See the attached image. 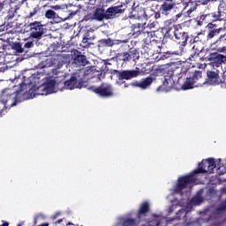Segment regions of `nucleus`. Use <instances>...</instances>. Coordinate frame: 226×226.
<instances>
[{
	"label": "nucleus",
	"mask_w": 226,
	"mask_h": 226,
	"mask_svg": "<svg viewBox=\"0 0 226 226\" xmlns=\"http://www.w3.org/2000/svg\"><path fill=\"white\" fill-rule=\"evenodd\" d=\"M89 89L102 98L114 96V89L112 88V86L107 83H103L101 87H90Z\"/></svg>",
	"instance_id": "39448f33"
},
{
	"label": "nucleus",
	"mask_w": 226,
	"mask_h": 226,
	"mask_svg": "<svg viewBox=\"0 0 226 226\" xmlns=\"http://www.w3.org/2000/svg\"><path fill=\"white\" fill-rule=\"evenodd\" d=\"M142 13H146V12L143 11Z\"/></svg>",
	"instance_id": "37998d69"
},
{
	"label": "nucleus",
	"mask_w": 226,
	"mask_h": 226,
	"mask_svg": "<svg viewBox=\"0 0 226 226\" xmlns=\"http://www.w3.org/2000/svg\"><path fill=\"white\" fill-rule=\"evenodd\" d=\"M202 79V73L200 72H195L192 78H188L184 84L182 85V89L184 91H188V89H193V87H198L199 86L195 85L197 80Z\"/></svg>",
	"instance_id": "0eeeda50"
},
{
	"label": "nucleus",
	"mask_w": 226,
	"mask_h": 226,
	"mask_svg": "<svg viewBox=\"0 0 226 226\" xmlns=\"http://www.w3.org/2000/svg\"><path fill=\"white\" fill-rule=\"evenodd\" d=\"M181 15H182V14H177V19L181 18Z\"/></svg>",
	"instance_id": "e433bc0d"
},
{
	"label": "nucleus",
	"mask_w": 226,
	"mask_h": 226,
	"mask_svg": "<svg viewBox=\"0 0 226 226\" xmlns=\"http://www.w3.org/2000/svg\"><path fill=\"white\" fill-rule=\"evenodd\" d=\"M124 4L117 5L111 8H109L104 13V18L107 19H114L117 13H123L124 11Z\"/></svg>",
	"instance_id": "1a4fd4ad"
},
{
	"label": "nucleus",
	"mask_w": 226,
	"mask_h": 226,
	"mask_svg": "<svg viewBox=\"0 0 226 226\" xmlns=\"http://www.w3.org/2000/svg\"><path fill=\"white\" fill-rule=\"evenodd\" d=\"M8 4H10V2L8 1L0 4V10H3V8H8Z\"/></svg>",
	"instance_id": "bb28decb"
},
{
	"label": "nucleus",
	"mask_w": 226,
	"mask_h": 226,
	"mask_svg": "<svg viewBox=\"0 0 226 226\" xmlns=\"http://www.w3.org/2000/svg\"><path fill=\"white\" fill-rule=\"evenodd\" d=\"M158 17H160V14H156L155 15V18L158 19Z\"/></svg>",
	"instance_id": "4c0bfd02"
},
{
	"label": "nucleus",
	"mask_w": 226,
	"mask_h": 226,
	"mask_svg": "<svg viewBox=\"0 0 226 226\" xmlns=\"http://www.w3.org/2000/svg\"><path fill=\"white\" fill-rule=\"evenodd\" d=\"M38 11H40V7H34L31 11H30V17H34L38 14Z\"/></svg>",
	"instance_id": "5701e85b"
},
{
	"label": "nucleus",
	"mask_w": 226,
	"mask_h": 226,
	"mask_svg": "<svg viewBox=\"0 0 226 226\" xmlns=\"http://www.w3.org/2000/svg\"><path fill=\"white\" fill-rule=\"evenodd\" d=\"M222 38L223 35H221L220 40H218L215 44L211 45L212 50H216L217 52L226 54V39L223 41Z\"/></svg>",
	"instance_id": "9d476101"
},
{
	"label": "nucleus",
	"mask_w": 226,
	"mask_h": 226,
	"mask_svg": "<svg viewBox=\"0 0 226 226\" xmlns=\"http://www.w3.org/2000/svg\"><path fill=\"white\" fill-rule=\"evenodd\" d=\"M1 116H3V111L2 110H0V117H1Z\"/></svg>",
	"instance_id": "58836bf2"
},
{
	"label": "nucleus",
	"mask_w": 226,
	"mask_h": 226,
	"mask_svg": "<svg viewBox=\"0 0 226 226\" xmlns=\"http://www.w3.org/2000/svg\"><path fill=\"white\" fill-rule=\"evenodd\" d=\"M119 59L121 61H132V58H131V55H130V52L129 53H123L122 55H120L119 56Z\"/></svg>",
	"instance_id": "aec40b11"
},
{
	"label": "nucleus",
	"mask_w": 226,
	"mask_h": 226,
	"mask_svg": "<svg viewBox=\"0 0 226 226\" xmlns=\"http://www.w3.org/2000/svg\"><path fill=\"white\" fill-rule=\"evenodd\" d=\"M19 52H22V50H20Z\"/></svg>",
	"instance_id": "49530a36"
},
{
	"label": "nucleus",
	"mask_w": 226,
	"mask_h": 226,
	"mask_svg": "<svg viewBox=\"0 0 226 226\" xmlns=\"http://www.w3.org/2000/svg\"><path fill=\"white\" fill-rule=\"evenodd\" d=\"M30 31L32 38L41 40V36L45 33V26L41 23L35 21L30 24Z\"/></svg>",
	"instance_id": "423d86ee"
},
{
	"label": "nucleus",
	"mask_w": 226,
	"mask_h": 226,
	"mask_svg": "<svg viewBox=\"0 0 226 226\" xmlns=\"http://www.w3.org/2000/svg\"><path fill=\"white\" fill-rule=\"evenodd\" d=\"M174 86H176V76H166L162 86L160 87L157 91H165L166 93H169V91H170Z\"/></svg>",
	"instance_id": "6e6552de"
},
{
	"label": "nucleus",
	"mask_w": 226,
	"mask_h": 226,
	"mask_svg": "<svg viewBox=\"0 0 226 226\" xmlns=\"http://www.w3.org/2000/svg\"><path fill=\"white\" fill-rule=\"evenodd\" d=\"M57 61H58V64H57ZM53 64H54L55 66H56V64L57 69L60 70V68L63 66V61H61V58L58 57L57 60L53 63Z\"/></svg>",
	"instance_id": "393cba45"
},
{
	"label": "nucleus",
	"mask_w": 226,
	"mask_h": 226,
	"mask_svg": "<svg viewBox=\"0 0 226 226\" xmlns=\"http://www.w3.org/2000/svg\"><path fill=\"white\" fill-rule=\"evenodd\" d=\"M192 11H193V10H188L187 11L188 15H190V13H192Z\"/></svg>",
	"instance_id": "473e14b6"
},
{
	"label": "nucleus",
	"mask_w": 226,
	"mask_h": 226,
	"mask_svg": "<svg viewBox=\"0 0 226 226\" xmlns=\"http://www.w3.org/2000/svg\"><path fill=\"white\" fill-rule=\"evenodd\" d=\"M73 63L76 66H86V64H87V59H86V56L83 55H78L77 57L74 58Z\"/></svg>",
	"instance_id": "dca6fc26"
},
{
	"label": "nucleus",
	"mask_w": 226,
	"mask_h": 226,
	"mask_svg": "<svg viewBox=\"0 0 226 226\" xmlns=\"http://www.w3.org/2000/svg\"><path fill=\"white\" fill-rule=\"evenodd\" d=\"M151 84H153V78L148 77L139 82H137L134 86H136V87H140V89H147Z\"/></svg>",
	"instance_id": "ddd939ff"
},
{
	"label": "nucleus",
	"mask_w": 226,
	"mask_h": 226,
	"mask_svg": "<svg viewBox=\"0 0 226 226\" xmlns=\"http://www.w3.org/2000/svg\"><path fill=\"white\" fill-rule=\"evenodd\" d=\"M206 17H211V14L201 15L200 20H206Z\"/></svg>",
	"instance_id": "c756f323"
},
{
	"label": "nucleus",
	"mask_w": 226,
	"mask_h": 226,
	"mask_svg": "<svg viewBox=\"0 0 226 226\" xmlns=\"http://www.w3.org/2000/svg\"><path fill=\"white\" fill-rule=\"evenodd\" d=\"M40 78L41 74H36ZM84 71L80 70L79 72L72 74L64 82L59 80V78L55 79H46L40 81L39 79V87H37V94L41 96H47V94H54L57 91H64L67 89L69 91H73V89H81L84 79Z\"/></svg>",
	"instance_id": "7ed1b4c3"
},
{
	"label": "nucleus",
	"mask_w": 226,
	"mask_h": 226,
	"mask_svg": "<svg viewBox=\"0 0 226 226\" xmlns=\"http://www.w3.org/2000/svg\"><path fill=\"white\" fill-rule=\"evenodd\" d=\"M63 222H64L65 225H72L71 222H66V220H64V219H61L58 222H56L55 223H56V225H57V224L63 223Z\"/></svg>",
	"instance_id": "cd10ccee"
},
{
	"label": "nucleus",
	"mask_w": 226,
	"mask_h": 226,
	"mask_svg": "<svg viewBox=\"0 0 226 226\" xmlns=\"http://www.w3.org/2000/svg\"><path fill=\"white\" fill-rule=\"evenodd\" d=\"M46 19H49L50 20H54L55 22H61L63 19H61L56 11L52 10H48L45 13Z\"/></svg>",
	"instance_id": "2eb2a0df"
},
{
	"label": "nucleus",
	"mask_w": 226,
	"mask_h": 226,
	"mask_svg": "<svg viewBox=\"0 0 226 226\" xmlns=\"http://www.w3.org/2000/svg\"><path fill=\"white\" fill-rule=\"evenodd\" d=\"M13 87L4 88L0 93V103L4 109H11L20 102L31 100L38 94V84L40 77L29 72L20 74L18 78L11 79Z\"/></svg>",
	"instance_id": "f03ea898"
},
{
	"label": "nucleus",
	"mask_w": 226,
	"mask_h": 226,
	"mask_svg": "<svg viewBox=\"0 0 226 226\" xmlns=\"http://www.w3.org/2000/svg\"><path fill=\"white\" fill-rule=\"evenodd\" d=\"M18 226H21L20 224H18Z\"/></svg>",
	"instance_id": "c03bdc74"
},
{
	"label": "nucleus",
	"mask_w": 226,
	"mask_h": 226,
	"mask_svg": "<svg viewBox=\"0 0 226 226\" xmlns=\"http://www.w3.org/2000/svg\"><path fill=\"white\" fill-rule=\"evenodd\" d=\"M175 4L172 2H164L162 4L161 10L162 13H167L168 11H170L174 9Z\"/></svg>",
	"instance_id": "f3484780"
},
{
	"label": "nucleus",
	"mask_w": 226,
	"mask_h": 226,
	"mask_svg": "<svg viewBox=\"0 0 226 226\" xmlns=\"http://www.w3.org/2000/svg\"><path fill=\"white\" fill-rule=\"evenodd\" d=\"M52 9H53V10H61V5H55V6H52Z\"/></svg>",
	"instance_id": "7c9ffc66"
},
{
	"label": "nucleus",
	"mask_w": 226,
	"mask_h": 226,
	"mask_svg": "<svg viewBox=\"0 0 226 226\" xmlns=\"http://www.w3.org/2000/svg\"><path fill=\"white\" fill-rule=\"evenodd\" d=\"M210 17H212L214 19V20H218L220 19V17H222V14L220 11L214 12V13L210 14Z\"/></svg>",
	"instance_id": "b1692460"
},
{
	"label": "nucleus",
	"mask_w": 226,
	"mask_h": 226,
	"mask_svg": "<svg viewBox=\"0 0 226 226\" xmlns=\"http://www.w3.org/2000/svg\"><path fill=\"white\" fill-rule=\"evenodd\" d=\"M222 159H215L209 157L203 159L198 165V169L194 170L192 172L181 176L177 178L176 184L173 185L171 192L175 195V199H170L172 194L168 196L170 202L172 203L171 207L169 209V213H174L177 215V219L181 220V218H185L186 214L190 213L193 208V206H200L204 202V199L199 192L194 196L192 200L187 201L185 206V197L190 195V192L193 187V185H198L197 177L199 174H213V170L219 167V170H222Z\"/></svg>",
	"instance_id": "f257e3e1"
},
{
	"label": "nucleus",
	"mask_w": 226,
	"mask_h": 226,
	"mask_svg": "<svg viewBox=\"0 0 226 226\" xmlns=\"http://www.w3.org/2000/svg\"><path fill=\"white\" fill-rule=\"evenodd\" d=\"M106 1H107V3H112L115 0H106Z\"/></svg>",
	"instance_id": "c9c22d12"
},
{
	"label": "nucleus",
	"mask_w": 226,
	"mask_h": 226,
	"mask_svg": "<svg viewBox=\"0 0 226 226\" xmlns=\"http://www.w3.org/2000/svg\"><path fill=\"white\" fill-rule=\"evenodd\" d=\"M60 77H64V79H66V77H68V75L64 74V75H62V76H60Z\"/></svg>",
	"instance_id": "f704fd0d"
},
{
	"label": "nucleus",
	"mask_w": 226,
	"mask_h": 226,
	"mask_svg": "<svg viewBox=\"0 0 226 226\" xmlns=\"http://www.w3.org/2000/svg\"><path fill=\"white\" fill-rule=\"evenodd\" d=\"M222 87L226 89V79H224L223 83L222 84Z\"/></svg>",
	"instance_id": "2f4dec72"
},
{
	"label": "nucleus",
	"mask_w": 226,
	"mask_h": 226,
	"mask_svg": "<svg viewBox=\"0 0 226 226\" xmlns=\"http://www.w3.org/2000/svg\"><path fill=\"white\" fill-rule=\"evenodd\" d=\"M124 87H128V86H127V85H124Z\"/></svg>",
	"instance_id": "79ce46f5"
},
{
	"label": "nucleus",
	"mask_w": 226,
	"mask_h": 226,
	"mask_svg": "<svg viewBox=\"0 0 226 226\" xmlns=\"http://www.w3.org/2000/svg\"><path fill=\"white\" fill-rule=\"evenodd\" d=\"M226 56L223 55H215V63H217L218 64H222V63H225Z\"/></svg>",
	"instance_id": "6ab92c4d"
},
{
	"label": "nucleus",
	"mask_w": 226,
	"mask_h": 226,
	"mask_svg": "<svg viewBox=\"0 0 226 226\" xmlns=\"http://www.w3.org/2000/svg\"><path fill=\"white\" fill-rule=\"evenodd\" d=\"M208 77V84L211 86H218V84H222V79L218 76V73L215 72H207Z\"/></svg>",
	"instance_id": "f8f14e48"
},
{
	"label": "nucleus",
	"mask_w": 226,
	"mask_h": 226,
	"mask_svg": "<svg viewBox=\"0 0 226 226\" xmlns=\"http://www.w3.org/2000/svg\"><path fill=\"white\" fill-rule=\"evenodd\" d=\"M129 53L131 56V59H133V61H139V52H137V50L132 49L131 51H129Z\"/></svg>",
	"instance_id": "4be33fe9"
},
{
	"label": "nucleus",
	"mask_w": 226,
	"mask_h": 226,
	"mask_svg": "<svg viewBox=\"0 0 226 226\" xmlns=\"http://www.w3.org/2000/svg\"><path fill=\"white\" fill-rule=\"evenodd\" d=\"M149 207H151L149 200L141 202L138 211L132 210L124 215L118 216L113 226H140V223L144 222L147 213H149ZM163 220H165L163 216L153 215L147 225L141 226H161Z\"/></svg>",
	"instance_id": "20e7f679"
},
{
	"label": "nucleus",
	"mask_w": 226,
	"mask_h": 226,
	"mask_svg": "<svg viewBox=\"0 0 226 226\" xmlns=\"http://www.w3.org/2000/svg\"><path fill=\"white\" fill-rule=\"evenodd\" d=\"M94 20H103L105 19V12L102 10H96L94 14Z\"/></svg>",
	"instance_id": "a211bd4d"
},
{
	"label": "nucleus",
	"mask_w": 226,
	"mask_h": 226,
	"mask_svg": "<svg viewBox=\"0 0 226 226\" xmlns=\"http://www.w3.org/2000/svg\"><path fill=\"white\" fill-rule=\"evenodd\" d=\"M86 41H87V39H86V38H84V39H83V41H84V42H86Z\"/></svg>",
	"instance_id": "ea45409f"
},
{
	"label": "nucleus",
	"mask_w": 226,
	"mask_h": 226,
	"mask_svg": "<svg viewBox=\"0 0 226 226\" xmlns=\"http://www.w3.org/2000/svg\"><path fill=\"white\" fill-rule=\"evenodd\" d=\"M8 222H4L2 226H8Z\"/></svg>",
	"instance_id": "72a5a7b5"
},
{
	"label": "nucleus",
	"mask_w": 226,
	"mask_h": 226,
	"mask_svg": "<svg viewBox=\"0 0 226 226\" xmlns=\"http://www.w3.org/2000/svg\"><path fill=\"white\" fill-rule=\"evenodd\" d=\"M217 34H220V29L212 30L207 34V39L211 40L215 38V36H217Z\"/></svg>",
	"instance_id": "412c9836"
},
{
	"label": "nucleus",
	"mask_w": 226,
	"mask_h": 226,
	"mask_svg": "<svg viewBox=\"0 0 226 226\" xmlns=\"http://www.w3.org/2000/svg\"><path fill=\"white\" fill-rule=\"evenodd\" d=\"M134 77H139L138 71H123L119 73L118 79L119 80H130Z\"/></svg>",
	"instance_id": "9b49d317"
},
{
	"label": "nucleus",
	"mask_w": 226,
	"mask_h": 226,
	"mask_svg": "<svg viewBox=\"0 0 226 226\" xmlns=\"http://www.w3.org/2000/svg\"><path fill=\"white\" fill-rule=\"evenodd\" d=\"M174 35L177 40H179V43H186L188 41V34L185 32L175 30Z\"/></svg>",
	"instance_id": "4468645a"
},
{
	"label": "nucleus",
	"mask_w": 226,
	"mask_h": 226,
	"mask_svg": "<svg viewBox=\"0 0 226 226\" xmlns=\"http://www.w3.org/2000/svg\"><path fill=\"white\" fill-rule=\"evenodd\" d=\"M177 56H179V53H175Z\"/></svg>",
	"instance_id": "a19ab883"
},
{
	"label": "nucleus",
	"mask_w": 226,
	"mask_h": 226,
	"mask_svg": "<svg viewBox=\"0 0 226 226\" xmlns=\"http://www.w3.org/2000/svg\"><path fill=\"white\" fill-rule=\"evenodd\" d=\"M63 226H64V223H63Z\"/></svg>",
	"instance_id": "a18cd8bd"
},
{
	"label": "nucleus",
	"mask_w": 226,
	"mask_h": 226,
	"mask_svg": "<svg viewBox=\"0 0 226 226\" xmlns=\"http://www.w3.org/2000/svg\"><path fill=\"white\" fill-rule=\"evenodd\" d=\"M6 70V64L4 63H0V72H4Z\"/></svg>",
	"instance_id": "c85d7f7f"
},
{
	"label": "nucleus",
	"mask_w": 226,
	"mask_h": 226,
	"mask_svg": "<svg viewBox=\"0 0 226 226\" xmlns=\"http://www.w3.org/2000/svg\"><path fill=\"white\" fill-rule=\"evenodd\" d=\"M34 43H33V41H27L26 43H25V48L26 49H33V47H34Z\"/></svg>",
	"instance_id": "a878e982"
}]
</instances>
